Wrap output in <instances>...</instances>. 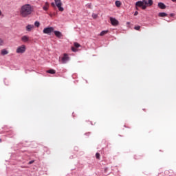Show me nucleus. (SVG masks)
I'll return each instance as SVG.
<instances>
[{
    "instance_id": "nucleus-4",
    "label": "nucleus",
    "mask_w": 176,
    "mask_h": 176,
    "mask_svg": "<svg viewBox=\"0 0 176 176\" xmlns=\"http://www.w3.org/2000/svg\"><path fill=\"white\" fill-rule=\"evenodd\" d=\"M62 64H67L69 61V56L67 54H64L63 57L61 58Z\"/></svg>"
},
{
    "instance_id": "nucleus-29",
    "label": "nucleus",
    "mask_w": 176,
    "mask_h": 176,
    "mask_svg": "<svg viewBox=\"0 0 176 176\" xmlns=\"http://www.w3.org/2000/svg\"><path fill=\"white\" fill-rule=\"evenodd\" d=\"M43 10H45V6H43Z\"/></svg>"
},
{
    "instance_id": "nucleus-24",
    "label": "nucleus",
    "mask_w": 176,
    "mask_h": 176,
    "mask_svg": "<svg viewBox=\"0 0 176 176\" xmlns=\"http://www.w3.org/2000/svg\"><path fill=\"white\" fill-rule=\"evenodd\" d=\"M72 52H78V50L76 48H75V47H72Z\"/></svg>"
},
{
    "instance_id": "nucleus-23",
    "label": "nucleus",
    "mask_w": 176,
    "mask_h": 176,
    "mask_svg": "<svg viewBox=\"0 0 176 176\" xmlns=\"http://www.w3.org/2000/svg\"><path fill=\"white\" fill-rule=\"evenodd\" d=\"M0 46H3V40L2 38H0Z\"/></svg>"
},
{
    "instance_id": "nucleus-30",
    "label": "nucleus",
    "mask_w": 176,
    "mask_h": 176,
    "mask_svg": "<svg viewBox=\"0 0 176 176\" xmlns=\"http://www.w3.org/2000/svg\"><path fill=\"white\" fill-rule=\"evenodd\" d=\"M43 34H45V29L43 30Z\"/></svg>"
},
{
    "instance_id": "nucleus-18",
    "label": "nucleus",
    "mask_w": 176,
    "mask_h": 176,
    "mask_svg": "<svg viewBox=\"0 0 176 176\" xmlns=\"http://www.w3.org/2000/svg\"><path fill=\"white\" fill-rule=\"evenodd\" d=\"M34 25H35L36 27L38 28V27L41 25V23H39V21H36L34 22Z\"/></svg>"
},
{
    "instance_id": "nucleus-12",
    "label": "nucleus",
    "mask_w": 176,
    "mask_h": 176,
    "mask_svg": "<svg viewBox=\"0 0 176 176\" xmlns=\"http://www.w3.org/2000/svg\"><path fill=\"white\" fill-rule=\"evenodd\" d=\"M9 52H8V50H6V49H3L1 50V56H6V54H8Z\"/></svg>"
},
{
    "instance_id": "nucleus-25",
    "label": "nucleus",
    "mask_w": 176,
    "mask_h": 176,
    "mask_svg": "<svg viewBox=\"0 0 176 176\" xmlns=\"http://www.w3.org/2000/svg\"><path fill=\"white\" fill-rule=\"evenodd\" d=\"M49 8V4L47 3H45V10H46Z\"/></svg>"
},
{
    "instance_id": "nucleus-9",
    "label": "nucleus",
    "mask_w": 176,
    "mask_h": 176,
    "mask_svg": "<svg viewBox=\"0 0 176 176\" xmlns=\"http://www.w3.org/2000/svg\"><path fill=\"white\" fill-rule=\"evenodd\" d=\"M34 25H28L26 26V30L28 31V32L32 31V29L34 28Z\"/></svg>"
},
{
    "instance_id": "nucleus-14",
    "label": "nucleus",
    "mask_w": 176,
    "mask_h": 176,
    "mask_svg": "<svg viewBox=\"0 0 176 176\" xmlns=\"http://www.w3.org/2000/svg\"><path fill=\"white\" fill-rule=\"evenodd\" d=\"M159 17H167V13L166 12H160L158 14Z\"/></svg>"
},
{
    "instance_id": "nucleus-28",
    "label": "nucleus",
    "mask_w": 176,
    "mask_h": 176,
    "mask_svg": "<svg viewBox=\"0 0 176 176\" xmlns=\"http://www.w3.org/2000/svg\"><path fill=\"white\" fill-rule=\"evenodd\" d=\"M138 12L135 11V13H134V16H138Z\"/></svg>"
},
{
    "instance_id": "nucleus-10",
    "label": "nucleus",
    "mask_w": 176,
    "mask_h": 176,
    "mask_svg": "<svg viewBox=\"0 0 176 176\" xmlns=\"http://www.w3.org/2000/svg\"><path fill=\"white\" fill-rule=\"evenodd\" d=\"M158 8H160V9H166V6L164 3L160 2L158 3Z\"/></svg>"
},
{
    "instance_id": "nucleus-34",
    "label": "nucleus",
    "mask_w": 176,
    "mask_h": 176,
    "mask_svg": "<svg viewBox=\"0 0 176 176\" xmlns=\"http://www.w3.org/2000/svg\"><path fill=\"white\" fill-rule=\"evenodd\" d=\"M0 142H2V139L0 138Z\"/></svg>"
},
{
    "instance_id": "nucleus-15",
    "label": "nucleus",
    "mask_w": 176,
    "mask_h": 176,
    "mask_svg": "<svg viewBox=\"0 0 176 176\" xmlns=\"http://www.w3.org/2000/svg\"><path fill=\"white\" fill-rule=\"evenodd\" d=\"M47 74H51L52 75H54V74H56V70L51 69L47 71Z\"/></svg>"
},
{
    "instance_id": "nucleus-32",
    "label": "nucleus",
    "mask_w": 176,
    "mask_h": 176,
    "mask_svg": "<svg viewBox=\"0 0 176 176\" xmlns=\"http://www.w3.org/2000/svg\"><path fill=\"white\" fill-rule=\"evenodd\" d=\"M1 14H2V12H1V10H0V16H1Z\"/></svg>"
},
{
    "instance_id": "nucleus-16",
    "label": "nucleus",
    "mask_w": 176,
    "mask_h": 176,
    "mask_svg": "<svg viewBox=\"0 0 176 176\" xmlns=\"http://www.w3.org/2000/svg\"><path fill=\"white\" fill-rule=\"evenodd\" d=\"M108 32H109L108 30H103L100 32V36H104V35H106V34H108Z\"/></svg>"
},
{
    "instance_id": "nucleus-3",
    "label": "nucleus",
    "mask_w": 176,
    "mask_h": 176,
    "mask_svg": "<svg viewBox=\"0 0 176 176\" xmlns=\"http://www.w3.org/2000/svg\"><path fill=\"white\" fill-rule=\"evenodd\" d=\"M54 2L56 3V6H57L59 12H64V8H63V3L61 2V0H54Z\"/></svg>"
},
{
    "instance_id": "nucleus-21",
    "label": "nucleus",
    "mask_w": 176,
    "mask_h": 176,
    "mask_svg": "<svg viewBox=\"0 0 176 176\" xmlns=\"http://www.w3.org/2000/svg\"><path fill=\"white\" fill-rule=\"evenodd\" d=\"M100 153H96V159L100 160Z\"/></svg>"
},
{
    "instance_id": "nucleus-1",
    "label": "nucleus",
    "mask_w": 176,
    "mask_h": 176,
    "mask_svg": "<svg viewBox=\"0 0 176 176\" xmlns=\"http://www.w3.org/2000/svg\"><path fill=\"white\" fill-rule=\"evenodd\" d=\"M21 17H28L32 13V6L30 4H25L21 7L20 11Z\"/></svg>"
},
{
    "instance_id": "nucleus-2",
    "label": "nucleus",
    "mask_w": 176,
    "mask_h": 176,
    "mask_svg": "<svg viewBox=\"0 0 176 176\" xmlns=\"http://www.w3.org/2000/svg\"><path fill=\"white\" fill-rule=\"evenodd\" d=\"M26 50L25 45H22L16 48V53L18 54H23V53H25Z\"/></svg>"
},
{
    "instance_id": "nucleus-20",
    "label": "nucleus",
    "mask_w": 176,
    "mask_h": 176,
    "mask_svg": "<svg viewBox=\"0 0 176 176\" xmlns=\"http://www.w3.org/2000/svg\"><path fill=\"white\" fill-rule=\"evenodd\" d=\"M140 28H141V26L140 25L134 27V30H136V31H140Z\"/></svg>"
},
{
    "instance_id": "nucleus-17",
    "label": "nucleus",
    "mask_w": 176,
    "mask_h": 176,
    "mask_svg": "<svg viewBox=\"0 0 176 176\" xmlns=\"http://www.w3.org/2000/svg\"><path fill=\"white\" fill-rule=\"evenodd\" d=\"M115 3H116V6H117V8H120V6L122 5V3H120V1H116Z\"/></svg>"
},
{
    "instance_id": "nucleus-13",
    "label": "nucleus",
    "mask_w": 176,
    "mask_h": 176,
    "mask_svg": "<svg viewBox=\"0 0 176 176\" xmlns=\"http://www.w3.org/2000/svg\"><path fill=\"white\" fill-rule=\"evenodd\" d=\"M21 41L23 42H28V41H30V38H28V36H23L21 38Z\"/></svg>"
},
{
    "instance_id": "nucleus-26",
    "label": "nucleus",
    "mask_w": 176,
    "mask_h": 176,
    "mask_svg": "<svg viewBox=\"0 0 176 176\" xmlns=\"http://www.w3.org/2000/svg\"><path fill=\"white\" fill-rule=\"evenodd\" d=\"M146 5L145 4H143L142 6V9H143V10H145V9H146Z\"/></svg>"
},
{
    "instance_id": "nucleus-27",
    "label": "nucleus",
    "mask_w": 176,
    "mask_h": 176,
    "mask_svg": "<svg viewBox=\"0 0 176 176\" xmlns=\"http://www.w3.org/2000/svg\"><path fill=\"white\" fill-rule=\"evenodd\" d=\"M34 160H32V161H30L29 162H28V164H32V163H34Z\"/></svg>"
},
{
    "instance_id": "nucleus-11",
    "label": "nucleus",
    "mask_w": 176,
    "mask_h": 176,
    "mask_svg": "<svg viewBox=\"0 0 176 176\" xmlns=\"http://www.w3.org/2000/svg\"><path fill=\"white\" fill-rule=\"evenodd\" d=\"M54 34H55L56 36H57V38H61V36H63V34H61L60 32L55 31Z\"/></svg>"
},
{
    "instance_id": "nucleus-19",
    "label": "nucleus",
    "mask_w": 176,
    "mask_h": 176,
    "mask_svg": "<svg viewBox=\"0 0 176 176\" xmlns=\"http://www.w3.org/2000/svg\"><path fill=\"white\" fill-rule=\"evenodd\" d=\"M74 45L75 47H76V49H78V47H80V44H79L78 43H74Z\"/></svg>"
},
{
    "instance_id": "nucleus-31",
    "label": "nucleus",
    "mask_w": 176,
    "mask_h": 176,
    "mask_svg": "<svg viewBox=\"0 0 176 176\" xmlns=\"http://www.w3.org/2000/svg\"><path fill=\"white\" fill-rule=\"evenodd\" d=\"M135 8H136V10H138V7L135 6Z\"/></svg>"
},
{
    "instance_id": "nucleus-7",
    "label": "nucleus",
    "mask_w": 176,
    "mask_h": 176,
    "mask_svg": "<svg viewBox=\"0 0 176 176\" xmlns=\"http://www.w3.org/2000/svg\"><path fill=\"white\" fill-rule=\"evenodd\" d=\"M53 31H54V28H53V27L46 28L45 29V34H51Z\"/></svg>"
},
{
    "instance_id": "nucleus-6",
    "label": "nucleus",
    "mask_w": 176,
    "mask_h": 176,
    "mask_svg": "<svg viewBox=\"0 0 176 176\" xmlns=\"http://www.w3.org/2000/svg\"><path fill=\"white\" fill-rule=\"evenodd\" d=\"M143 3L146 6H152V5H153V0H143Z\"/></svg>"
},
{
    "instance_id": "nucleus-33",
    "label": "nucleus",
    "mask_w": 176,
    "mask_h": 176,
    "mask_svg": "<svg viewBox=\"0 0 176 176\" xmlns=\"http://www.w3.org/2000/svg\"><path fill=\"white\" fill-rule=\"evenodd\" d=\"M173 2H176V0H172Z\"/></svg>"
},
{
    "instance_id": "nucleus-22",
    "label": "nucleus",
    "mask_w": 176,
    "mask_h": 176,
    "mask_svg": "<svg viewBox=\"0 0 176 176\" xmlns=\"http://www.w3.org/2000/svg\"><path fill=\"white\" fill-rule=\"evenodd\" d=\"M92 17L93 19H97V17H98V15H97L96 14H92Z\"/></svg>"
},
{
    "instance_id": "nucleus-35",
    "label": "nucleus",
    "mask_w": 176,
    "mask_h": 176,
    "mask_svg": "<svg viewBox=\"0 0 176 176\" xmlns=\"http://www.w3.org/2000/svg\"><path fill=\"white\" fill-rule=\"evenodd\" d=\"M127 24H130V22H127Z\"/></svg>"
},
{
    "instance_id": "nucleus-8",
    "label": "nucleus",
    "mask_w": 176,
    "mask_h": 176,
    "mask_svg": "<svg viewBox=\"0 0 176 176\" xmlns=\"http://www.w3.org/2000/svg\"><path fill=\"white\" fill-rule=\"evenodd\" d=\"M144 4V1H139L136 2L135 6H136V8H142V6Z\"/></svg>"
},
{
    "instance_id": "nucleus-5",
    "label": "nucleus",
    "mask_w": 176,
    "mask_h": 176,
    "mask_svg": "<svg viewBox=\"0 0 176 176\" xmlns=\"http://www.w3.org/2000/svg\"><path fill=\"white\" fill-rule=\"evenodd\" d=\"M111 24L116 27V25H119V21L116 20L115 18H110Z\"/></svg>"
}]
</instances>
